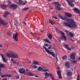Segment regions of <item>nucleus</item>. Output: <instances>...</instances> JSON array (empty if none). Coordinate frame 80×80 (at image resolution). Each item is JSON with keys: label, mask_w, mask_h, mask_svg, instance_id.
Listing matches in <instances>:
<instances>
[{"label": "nucleus", "mask_w": 80, "mask_h": 80, "mask_svg": "<svg viewBox=\"0 0 80 80\" xmlns=\"http://www.w3.org/2000/svg\"><path fill=\"white\" fill-rule=\"evenodd\" d=\"M75 55H76V53L75 52H72L70 56V57H71V59L75 60Z\"/></svg>", "instance_id": "1a4fd4ad"}, {"label": "nucleus", "mask_w": 80, "mask_h": 80, "mask_svg": "<svg viewBox=\"0 0 80 80\" xmlns=\"http://www.w3.org/2000/svg\"><path fill=\"white\" fill-rule=\"evenodd\" d=\"M9 13H10V12H4V15L3 16L4 17H5L6 16H7V15H8V14H9Z\"/></svg>", "instance_id": "4be33fe9"}, {"label": "nucleus", "mask_w": 80, "mask_h": 80, "mask_svg": "<svg viewBox=\"0 0 80 80\" xmlns=\"http://www.w3.org/2000/svg\"><path fill=\"white\" fill-rule=\"evenodd\" d=\"M72 42H75V41L74 40H72Z\"/></svg>", "instance_id": "13d9d810"}, {"label": "nucleus", "mask_w": 80, "mask_h": 80, "mask_svg": "<svg viewBox=\"0 0 80 80\" xmlns=\"http://www.w3.org/2000/svg\"><path fill=\"white\" fill-rule=\"evenodd\" d=\"M65 66L67 68H70V62H66L65 63Z\"/></svg>", "instance_id": "6e6552de"}, {"label": "nucleus", "mask_w": 80, "mask_h": 80, "mask_svg": "<svg viewBox=\"0 0 80 80\" xmlns=\"http://www.w3.org/2000/svg\"><path fill=\"white\" fill-rule=\"evenodd\" d=\"M24 23L25 25H26V23L25 22H24Z\"/></svg>", "instance_id": "bf43d9fd"}, {"label": "nucleus", "mask_w": 80, "mask_h": 80, "mask_svg": "<svg viewBox=\"0 0 80 80\" xmlns=\"http://www.w3.org/2000/svg\"><path fill=\"white\" fill-rule=\"evenodd\" d=\"M60 73H61V71L59 70L58 71V72H57V74L58 75H61Z\"/></svg>", "instance_id": "f704fd0d"}, {"label": "nucleus", "mask_w": 80, "mask_h": 80, "mask_svg": "<svg viewBox=\"0 0 80 80\" xmlns=\"http://www.w3.org/2000/svg\"><path fill=\"white\" fill-rule=\"evenodd\" d=\"M65 32H66V33H68V30H66L65 31Z\"/></svg>", "instance_id": "de8ad7c7"}, {"label": "nucleus", "mask_w": 80, "mask_h": 80, "mask_svg": "<svg viewBox=\"0 0 80 80\" xmlns=\"http://www.w3.org/2000/svg\"><path fill=\"white\" fill-rule=\"evenodd\" d=\"M18 33H16L13 35V38L15 40H18Z\"/></svg>", "instance_id": "f8f14e48"}, {"label": "nucleus", "mask_w": 80, "mask_h": 80, "mask_svg": "<svg viewBox=\"0 0 80 80\" xmlns=\"http://www.w3.org/2000/svg\"><path fill=\"white\" fill-rule=\"evenodd\" d=\"M52 18H55V19H58L57 18V17H53Z\"/></svg>", "instance_id": "a18cd8bd"}, {"label": "nucleus", "mask_w": 80, "mask_h": 80, "mask_svg": "<svg viewBox=\"0 0 80 80\" xmlns=\"http://www.w3.org/2000/svg\"><path fill=\"white\" fill-rule=\"evenodd\" d=\"M51 79H52V80H58V79H55L54 78V76L53 75H52V77H51Z\"/></svg>", "instance_id": "c756f323"}, {"label": "nucleus", "mask_w": 80, "mask_h": 80, "mask_svg": "<svg viewBox=\"0 0 80 80\" xmlns=\"http://www.w3.org/2000/svg\"><path fill=\"white\" fill-rule=\"evenodd\" d=\"M17 3L19 5H25L26 4V2H23L22 0H17Z\"/></svg>", "instance_id": "0eeeda50"}, {"label": "nucleus", "mask_w": 80, "mask_h": 80, "mask_svg": "<svg viewBox=\"0 0 80 80\" xmlns=\"http://www.w3.org/2000/svg\"><path fill=\"white\" fill-rule=\"evenodd\" d=\"M18 22H15L14 23V25H15V26H17V27L18 26Z\"/></svg>", "instance_id": "72a5a7b5"}, {"label": "nucleus", "mask_w": 80, "mask_h": 80, "mask_svg": "<svg viewBox=\"0 0 80 80\" xmlns=\"http://www.w3.org/2000/svg\"><path fill=\"white\" fill-rule=\"evenodd\" d=\"M64 46H65L67 48V50H69V51H72V49L70 48H69L68 47V46H69V45L68 44H63Z\"/></svg>", "instance_id": "2eb2a0df"}, {"label": "nucleus", "mask_w": 80, "mask_h": 80, "mask_svg": "<svg viewBox=\"0 0 80 80\" xmlns=\"http://www.w3.org/2000/svg\"><path fill=\"white\" fill-rule=\"evenodd\" d=\"M16 64H17V65H19V63L18 62H17V63H16Z\"/></svg>", "instance_id": "864d4df0"}, {"label": "nucleus", "mask_w": 80, "mask_h": 80, "mask_svg": "<svg viewBox=\"0 0 80 80\" xmlns=\"http://www.w3.org/2000/svg\"><path fill=\"white\" fill-rule=\"evenodd\" d=\"M28 75H29V76H33V74H32V73L29 72L28 73Z\"/></svg>", "instance_id": "cd10ccee"}, {"label": "nucleus", "mask_w": 80, "mask_h": 80, "mask_svg": "<svg viewBox=\"0 0 80 80\" xmlns=\"http://www.w3.org/2000/svg\"><path fill=\"white\" fill-rule=\"evenodd\" d=\"M29 63H31V62L30 61H29Z\"/></svg>", "instance_id": "6e6d98bb"}, {"label": "nucleus", "mask_w": 80, "mask_h": 80, "mask_svg": "<svg viewBox=\"0 0 80 80\" xmlns=\"http://www.w3.org/2000/svg\"><path fill=\"white\" fill-rule=\"evenodd\" d=\"M65 15L68 17H72V14L70 13H65Z\"/></svg>", "instance_id": "a211bd4d"}, {"label": "nucleus", "mask_w": 80, "mask_h": 80, "mask_svg": "<svg viewBox=\"0 0 80 80\" xmlns=\"http://www.w3.org/2000/svg\"><path fill=\"white\" fill-rule=\"evenodd\" d=\"M48 37L50 39H52V34H49L48 35Z\"/></svg>", "instance_id": "473e14b6"}, {"label": "nucleus", "mask_w": 80, "mask_h": 80, "mask_svg": "<svg viewBox=\"0 0 80 80\" xmlns=\"http://www.w3.org/2000/svg\"><path fill=\"white\" fill-rule=\"evenodd\" d=\"M2 80H7V78H5L4 79H3Z\"/></svg>", "instance_id": "8fccbe9b"}, {"label": "nucleus", "mask_w": 80, "mask_h": 80, "mask_svg": "<svg viewBox=\"0 0 80 80\" xmlns=\"http://www.w3.org/2000/svg\"><path fill=\"white\" fill-rule=\"evenodd\" d=\"M44 45H45V46H46L47 47H48V44H45Z\"/></svg>", "instance_id": "c03bdc74"}, {"label": "nucleus", "mask_w": 80, "mask_h": 80, "mask_svg": "<svg viewBox=\"0 0 80 80\" xmlns=\"http://www.w3.org/2000/svg\"><path fill=\"white\" fill-rule=\"evenodd\" d=\"M44 40H48V39H46Z\"/></svg>", "instance_id": "0e129e2a"}, {"label": "nucleus", "mask_w": 80, "mask_h": 80, "mask_svg": "<svg viewBox=\"0 0 80 80\" xmlns=\"http://www.w3.org/2000/svg\"><path fill=\"white\" fill-rule=\"evenodd\" d=\"M26 70V71H28V69H27Z\"/></svg>", "instance_id": "338daca9"}, {"label": "nucleus", "mask_w": 80, "mask_h": 80, "mask_svg": "<svg viewBox=\"0 0 80 80\" xmlns=\"http://www.w3.org/2000/svg\"><path fill=\"white\" fill-rule=\"evenodd\" d=\"M52 45H50L49 47H48V49H51V48H52Z\"/></svg>", "instance_id": "58836bf2"}, {"label": "nucleus", "mask_w": 80, "mask_h": 80, "mask_svg": "<svg viewBox=\"0 0 80 80\" xmlns=\"http://www.w3.org/2000/svg\"><path fill=\"white\" fill-rule=\"evenodd\" d=\"M45 78H47V77H48V76H49L50 78H51V77H52V75H53V74L50 73H48V72H46L45 73Z\"/></svg>", "instance_id": "9b49d317"}, {"label": "nucleus", "mask_w": 80, "mask_h": 80, "mask_svg": "<svg viewBox=\"0 0 80 80\" xmlns=\"http://www.w3.org/2000/svg\"><path fill=\"white\" fill-rule=\"evenodd\" d=\"M49 22L50 23H51V25H54V24H55V22H53V21H50V20H49Z\"/></svg>", "instance_id": "c85d7f7f"}, {"label": "nucleus", "mask_w": 80, "mask_h": 80, "mask_svg": "<svg viewBox=\"0 0 80 80\" xmlns=\"http://www.w3.org/2000/svg\"><path fill=\"white\" fill-rule=\"evenodd\" d=\"M44 42H48V43H51V42L49 40H44Z\"/></svg>", "instance_id": "4c0bfd02"}, {"label": "nucleus", "mask_w": 80, "mask_h": 80, "mask_svg": "<svg viewBox=\"0 0 80 80\" xmlns=\"http://www.w3.org/2000/svg\"><path fill=\"white\" fill-rule=\"evenodd\" d=\"M68 2V5L70 7H73L74 6V4L72 3V2H75V0H71V1H69V0H65Z\"/></svg>", "instance_id": "423d86ee"}, {"label": "nucleus", "mask_w": 80, "mask_h": 80, "mask_svg": "<svg viewBox=\"0 0 80 80\" xmlns=\"http://www.w3.org/2000/svg\"><path fill=\"white\" fill-rule=\"evenodd\" d=\"M2 77H12V75H3L2 76H1Z\"/></svg>", "instance_id": "6ab92c4d"}, {"label": "nucleus", "mask_w": 80, "mask_h": 80, "mask_svg": "<svg viewBox=\"0 0 80 80\" xmlns=\"http://www.w3.org/2000/svg\"><path fill=\"white\" fill-rule=\"evenodd\" d=\"M58 69H59V67H58V68H57Z\"/></svg>", "instance_id": "69168bd1"}, {"label": "nucleus", "mask_w": 80, "mask_h": 80, "mask_svg": "<svg viewBox=\"0 0 80 80\" xmlns=\"http://www.w3.org/2000/svg\"><path fill=\"white\" fill-rule=\"evenodd\" d=\"M77 80H80V75H79L77 76Z\"/></svg>", "instance_id": "e433bc0d"}, {"label": "nucleus", "mask_w": 80, "mask_h": 80, "mask_svg": "<svg viewBox=\"0 0 80 80\" xmlns=\"http://www.w3.org/2000/svg\"><path fill=\"white\" fill-rule=\"evenodd\" d=\"M7 35H9L10 36V35H12V32H10V31H9L7 32Z\"/></svg>", "instance_id": "7c9ffc66"}, {"label": "nucleus", "mask_w": 80, "mask_h": 80, "mask_svg": "<svg viewBox=\"0 0 80 80\" xmlns=\"http://www.w3.org/2000/svg\"><path fill=\"white\" fill-rule=\"evenodd\" d=\"M59 42H60V43H61V41H60V40H59Z\"/></svg>", "instance_id": "e2e57ef3"}, {"label": "nucleus", "mask_w": 80, "mask_h": 80, "mask_svg": "<svg viewBox=\"0 0 80 80\" xmlns=\"http://www.w3.org/2000/svg\"><path fill=\"white\" fill-rule=\"evenodd\" d=\"M0 80H1V78H0Z\"/></svg>", "instance_id": "774afa93"}, {"label": "nucleus", "mask_w": 80, "mask_h": 80, "mask_svg": "<svg viewBox=\"0 0 80 80\" xmlns=\"http://www.w3.org/2000/svg\"><path fill=\"white\" fill-rule=\"evenodd\" d=\"M18 7V6L15 4H12L10 6V8H12L13 9H15L17 8Z\"/></svg>", "instance_id": "4468645a"}, {"label": "nucleus", "mask_w": 80, "mask_h": 80, "mask_svg": "<svg viewBox=\"0 0 80 80\" xmlns=\"http://www.w3.org/2000/svg\"><path fill=\"white\" fill-rule=\"evenodd\" d=\"M35 77H38L39 76H36V75H35Z\"/></svg>", "instance_id": "603ef678"}, {"label": "nucleus", "mask_w": 80, "mask_h": 80, "mask_svg": "<svg viewBox=\"0 0 80 80\" xmlns=\"http://www.w3.org/2000/svg\"><path fill=\"white\" fill-rule=\"evenodd\" d=\"M53 3H54L55 5H55V7L58 10H62V8L60 7L61 6V5L58 2H53Z\"/></svg>", "instance_id": "20e7f679"}, {"label": "nucleus", "mask_w": 80, "mask_h": 80, "mask_svg": "<svg viewBox=\"0 0 80 80\" xmlns=\"http://www.w3.org/2000/svg\"><path fill=\"white\" fill-rule=\"evenodd\" d=\"M33 68H37V66H34L33 67Z\"/></svg>", "instance_id": "a19ab883"}, {"label": "nucleus", "mask_w": 80, "mask_h": 80, "mask_svg": "<svg viewBox=\"0 0 80 80\" xmlns=\"http://www.w3.org/2000/svg\"><path fill=\"white\" fill-rule=\"evenodd\" d=\"M62 35L60 37V38L62 39V40H66V39H67V37L65 36V34L62 31H60L59 32Z\"/></svg>", "instance_id": "39448f33"}, {"label": "nucleus", "mask_w": 80, "mask_h": 80, "mask_svg": "<svg viewBox=\"0 0 80 80\" xmlns=\"http://www.w3.org/2000/svg\"><path fill=\"white\" fill-rule=\"evenodd\" d=\"M0 54L2 58L3 62H5V63L7 62V60H6V59H5V57H4L3 55L2 54Z\"/></svg>", "instance_id": "dca6fc26"}, {"label": "nucleus", "mask_w": 80, "mask_h": 80, "mask_svg": "<svg viewBox=\"0 0 80 80\" xmlns=\"http://www.w3.org/2000/svg\"><path fill=\"white\" fill-rule=\"evenodd\" d=\"M43 48H45V50H46L47 53H48V54L51 55L53 57L56 58L57 61H58V58H57V54H55V53H54L53 52H51V51L48 50V49H47V48L45 47L44 46H43Z\"/></svg>", "instance_id": "7ed1b4c3"}, {"label": "nucleus", "mask_w": 80, "mask_h": 80, "mask_svg": "<svg viewBox=\"0 0 80 80\" xmlns=\"http://www.w3.org/2000/svg\"><path fill=\"white\" fill-rule=\"evenodd\" d=\"M52 49H53V50H55V49L54 48H52Z\"/></svg>", "instance_id": "4d7b16f0"}, {"label": "nucleus", "mask_w": 80, "mask_h": 80, "mask_svg": "<svg viewBox=\"0 0 80 80\" xmlns=\"http://www.w3.org/2000/svg\"><path fill=\"white\" fill-rule=\"evenodd\" d=\"M56 30H58V28H56Z\"/></svg>", "instance_id": "052dcab7"}, {"label": "nucleus", "mask_w": 80, "mask_h": 80, "mask_svg": "<svg viewBox=\"0 0 80 80\" xmlns=\"http://www.w3.org/2000/svg\"><path fill=\"white\" fill-rule=\"evenodd\" d=\"M71 49L72 48V49H73L74 48H75V47H71Z\"/></svg>", "instance_id": "49530a36"}, {"label": "nucleus", "mask_w": 80, "mask_h": 80, "mask_svg": "<svg viewBox=\"0 0 80 80\" xmlns=\"http://www.w3.org/2000/svg\"><path fill=\"white\" fill-rule=\"evenodd\" d=\"M48 70H49L48 69H43L42 72H48Z\"/></svg>", "instance_id": "2f4dec72"}, {"label": "nucleus", "mask_w": 80, "mask_h": 80, "mask_svg": "<svg viewBox=\"0 0 80 80\" xmlns=\"http://www.w3.org/2000/svg\"><path fill=\"white\" fill-rule=\"evenodd\" d=\"M77 60H80V57H78V58H77Z\"/></svg>", "instance_id": "37998d69"}, {"label": "nucleus", "mask_w": 80, "mask_h": 80, "mask_svg": "<svg viewBox=\"0 0 80 80\" xmlns=\"http://www.w3.org/2000/svg\"><path fill=\"white\" fill-rule=\"evenodd\" d=\"M62 58L63 60H66V59L67 58V55H65L62 57Z\"/></svg>", "instance_id": "a878e982"}, {"label": "nucleus", "mask_w": 80, "mask_h": 80, "mask_svg": "<svg viewBox=\"0 0 80 80\" xmlns=\"http://www.w3.org/2000/svg\"><path fill=\"white\" fill-rule=\"evenodd\" d=\"M9 53L7 54V55L8 57H11L13 58H18V55L12 51H9Z\"/></svg>", "instance_id": "f03ea898"}, {"label": "nucleus", "mask_w": 80, "mask_h": 80, "mask_svg": "<svg viewBox=\"0 0 80 80\" xmlns=\"http://www.w3.org/2000/svg\"><path fill=\"white\" fill-rule=\"evenodd\" d=\"M77 60H76V61L75 60H73L71 62L72 63H74V64H76L77 63Z\"/></svg>", "instance_id": "393cba45"}, {"label": "nucleus", "mask_w": 80, "mask_h": 80, "mask_svg": "<svg viewBox=\"0 0 80 80\" xmlns=\"http://www.w3.org/2000/svg\"><path fill=\"white\" fill-rule=\"evenodd\" d=\"M1 23H2L3 25H7L8 24L7 22H4L2 20L1 18H0V25L1 24Z\"/></svg>", "instance_id": "ddd939ff"}, {"label": "nucleus", "mask_w": 80, "mask_h": 80, "mask_svg": "<svg viewBox=\"0 0 80 80\" xmlns=\"http://www.w3.org/2000/svg\"><path fill=\"white\" fill-rule=\"evenodd\" d=\"M69 35H70V36L71 37H73L74 36V35L73 34H72L71 32H69Z\"/></svg>", "instance_id": "bb28decb"}, {"label": "nucleus", "mask_w": 80, "mask_h": 80, "mask_svg": "<svg viewBox=\"0 0 80 80\" xmlns=\"http://www.w3.org/2000/svg\"><path fill=\"white\" fill-rule=\"evenodd\" d=\"M1 7L3 9H5L7 8V6L3 4L1 5Z\"/></svg>", "instance_id": "aec40b11"}, {"label": "nucleus", "mask_w": 80, "mask_h": 80, "mask_svg": "<svg viewBox=\"0 0 80 80\" xmlns=\"http://www.w3.org/2000/svg\"><path fill=\"white\" fill-rule=\"evenodd\" d=\"M58 17L60 18L61 19H62V20L67 21L69 23L68 24V22H64V25L65 27H68L69 28H76L77 27L76 22L74 21L73 19H69L67 18H63L62 16L60 14L58 15Z\"/></svg>", "instance_id": "f257e3e1"}, {"label": "nucleus", "mask_w": 80, "mask_h": 80, "mask_svg": "<svg viewBox=\"0 0 80 80\" xmlns=\"http://www.w3.org/2000/svg\"><path fill=\"white\" fill-rule=\"evenodd\" d=\"M40 32H44V31L43 30H41Z\"/></svg>", "instance_id": "3c124183"}, {"label": "nucleus", "mask_w": 80, "mask_h": 80, "mask_svg": "<svg viewBox=\"0 0 80 80\" xmlns=\"http://www.w3.org/2000/svg\"><path fill=\"white\" fill-rule=\"evenodd\" d=\"M19 72L20 73H24V75H25L27 73V72H25V69H24L23 68L20 69H19Z\"/></svg>", "instance_id": "9d476101"}, {"label": "nucleus", "mask_w": 80, "mask_h": 80, "mask_svg": "<svg viewBox=\"0 0 80 80\" xmlns=\"http://www.w3.org/2000/svg\"><path fill=\"white\" fill-rule=\"evenodd\" d=\"M59 78H62V76H61V74H59Z\"/></svg>", "instance_id": "ea45409f"}, {"label": "nucleus", "mask_w": 80, "mask_h": 80, "mask_svg": "<svg viewBox=\"0 0 80 80\" xmlns=\"http://www.w3.org/2000/svg\"><path fill=\"white\" fill-rule=\"evenodd\" d=\"M28 9V8H24L22 9L23 11H25V10H27Z\"/></svg>", "instance_id": "c9c22d12"}, {"label": "nucleus", "mask_w": 80, "mask_h": 80, "mask_svg": "<svg viewBox=\"0 0 80 80\" xmlns=\"http://www.w3.org/2000/svg\"><path fill=\"white\" fill-rule=\"evenodd\" d=\"M32 64H35V65H39V62L37 61H34L32 62Z\"/></svg>", "instance_id": "5701e85b"}, {"label": "nucleus", "mask_w": 80, "mask_h": 80, "mask_svg": "<svg viewBox=\"0 0 80 80\" xmlns=\"http://www.w3.org/2000/svg\"><path fill=\"white\" fill-rule=\"evenodd\" d=\"M11 61L13 63H14L15 64H16L17 63V61H15V60H13V58H11Z\"/></svg>", "instance_id": "b1692460"}, {"label": "nucleus", "mask_w": 80, "mask_h": 80, "mask_svg": "<svg viewBox=\"0 0 80 80\" xmlns=\"http://www.w3.org/2000/svg\"><path fill=\"white\" fill-rule=\"evenodd\" d=\"M32 35L33 37H35V36L34 35L32 34Z\"/></svg>", "instance_id": "680f3d73"}, {"label": "nucleus", "mask_w": 80, "mask_h": 80, "mask_svg": "<svg viewBox=\"0 0 80 80\" xmlns=\"http://www.w3.org/2000/svg\"><path fill=\"white\" fill-rule=\"evenodd\" d=\"M38 70L39 72H41L42 70H43V68L41 67H39L38 69Z\"/></svg>", "instance_id": "412c9836"}, {"label": "nucleus", "mask_w": 80, "mask_h": 80, "mask_svg": "<svg viewBox=\"0 0 80 80\" xmlns=\"http://www.w3.org/2000/svg\"><path fill=\"white\" fill-rule=\"evenodd\" d=\"M40 38L39 37L38 38L37 40H40Z\"/></svg>", "instance_id": "09e8293b"}, {"label": "nucleus", "mask_w": 80, "mask_h": 80, "mask_svg": "<svg viewBox=\"0 0 80 80\" xmlns=\"http://www.w3.org/2000/svg\"><path fill=\"white\" fill-rule=\"evenodd\" d=\"M68 71H67V75L68 76H71L72 75V72L71 71H69L70 70H68Z\"/></svg>", "instance_id": "f3484780"}, {"label": "nucleus", "mask_w": 80, "mask_h": 80, "mask_svg": "<svg viewBox=\"0 0 80 80\" xmlns=\"http://www.w3.org/2000/svg\"><path fill=\"white\" fill-rule=\"evenodd\" d=\"M2 47V45L0 44V47Z\"/></svg>", "instance_id": "5fc2aeb1"}, {"label": "nucleus", "mask_w": 80, "mask_h": 80, "mask_svg": "<svg viewBox=\"0 0 80 80\" xmlns=\"http://www.w3.org/2000/svg\"><path fill=\"white\" fill-rule=\"evenodd\" d=\"M19 78H20V76H16V78L17 79H19Z\"/></svg>", "instance_id": "79ce46f5"}]
</instances>
